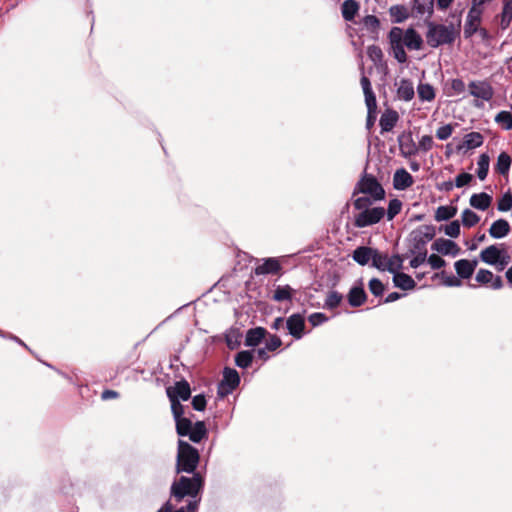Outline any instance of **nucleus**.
Returning <instances> with one entry per match:
<instances>
[{"label": "nucleus", "mask_w": 512, "mask_h": 512, "mask_svg": "<svg viewBox=\"0 0 512 512\" xmlns=\"http://www.w3.org/2000/svg\"><path fill=\"white\" fill-rule=\"evenodd\" d=\"M466 89V85L464 81L460 78H454L450 81V90L451 92L448 93L449 96L452 95H460L462 94Z\"/></svg>", "instance_id": "50"}, {"label": "nucleus", "mask_w": 512, "mask_h": 512, "mask_svg": "<svg viewBox=\"0 0 512 512\" xmlns=\"http://www.w3.org/2000/svg\"><path fill=\"white\" fill-rule=\"evenodd\" d=\"M286 328L288 333L295 338L300 340L305 335V318L300 313H294L290 315L286 320Z\"/></svg>", "instance_id": "12"}, {"label": "nucleus", "mask_w": 512, "mask_h": 512, "mask_svg": "<svg viewBox=\"0 0 512 512\" xmlns=\"http://www.w3.org/2000/svg\"><path fill=\"white\" fill-rule=\"evenodd\" d=\"M362 24L366 30L372 34H378L380 28V21L375 15H366L362 19Z\"/></svg>", "instance_id": "44"}, {"label": "nucleus", "mask_w": 512, "mask_h": 512, "mask_svg": "<svg viewBox=\"0 0 512 512\" xmlns=\"http://www.w3.org/2000/svg\"><path fill=\"white\" fill-rule=\"evenodd\" d=\"M222 374V380L218 383L217 387V395L219 398L228 396L240 384V375L236 369L225 367Z\"/></svg>", "instance_id": "8"}, {"label": "nucleus", "mask_w": 512, "mask_h": 512, "mask_svg": "<svg viewBox=\"0 0 512 512\" xmlns=\"http://www.w3.org/2000/svg\"><path fill=\"white\" fill-rule=\"evenodd\" d=\"M436 235L433 225H422L414 229L410 235L411 246L409 252H427L426 245Z\"/></svg>", "instance_id": "6"}, {"label": "nucleus", "mask_w": 512, "mask_h": 512, "mask_svg": "<svg viewBox=\"0 0 512 512\" xmlns=\"http://www.w3.org/2000/svg\"><path fill=\"white\" fill-rule=\"evenodd\" d=\"M166 394L169 399H178L187 401L191 397V388L187 380L181 379L175 382L174 386L166 388Z\"/></svg>", "instance_id": "13"}, {"label": "nucleus", "mask_w": 512, "mask_h": 512, "mask_svg": "<svg viewBox=\"0 0 512 512\" xmlns=\"http://www.w3.org/2000/svg\"><path fill=\"white\" fill-rule=\"evenodd\" d=\"M466 149H475L482 146L484 137L480 132H470L464 136Z\"/></svg>", "instance_id": "40"}, {"label": "nucleus", "mask_w": 512, "mask_h": 512, "mask_svg": "<svg viewBox=\"0 0 512 512\" xmlns=\"http://www.w3.org/2000/svg\"><path fill=\"white\" fill-rule=\"evenodd\" d=\"M503 252L498 248L497 245H490L480 253V259L482 262L488 265H496L500 262V257Z\"/></svg>", "instance_id": "25"}, {"label": "nucleus", "mask_w": 512, "mask_h": 512, "mask_svg": "<svg viewBox=\"0 0 512 512\" xmlns=\"http://www.w3.org/2000/svg\"><path fill=\"white\" fill-rule=\"evenodd\" d=\"M401 208H402V202L399 199H397V198L391 199L388 204L387 212H385L387 215V219L389 221L392 220L396 215H398L400 213Z\"/></svg>", "instance_id": "47"}, {"label": "nucleus", "mask_w": 512, "mask_h": 512, "mask_svg": "<svg viewBox=\"0 0 512 512\" xmlns=\"http://www.w3.org/2000/svg\"><path fill=\"white\" fill-rule=\"evenodd\" d=\"M186 437L189 438L193 443H200L204 438L207 437L208 431L204 421H196L193 428L188 432Z\"/></svg>", "instance_id": "30"}, {"label": "nucleus", "mask_w": 512, "mask_h": 512, "mask_svg": "<svg viewBox=\"0 0 512 512\" xmlns=\"http://www.w3.org/2000/svg\"><path fill=\"white\" fill-rule=\"evenodd\" d=\"M469 202L473 208L485 211L490 207L492 197L485 192L475 193L470 197Z\"/></svg>", "instance_id": "29"}, {"label": "nucleus", "mask_w": 512, "mask_h": 512, "mask_svg": "<svg viewBox=\"0 0 512 512\" xmlns=\"http://www.w3.org/2000/svg\"><path fill=\"white\" fill-rule=\"evenodd\" d=\"M375 248L368 246H358L352 252V259L359 265L365 266L370 261L372 262V257L374 255Z\"/></svg>", "instance_id": "24"}, {"label": "nucleus", "mask_w": 512, "mask_h": 512, "mask_svg": "<svg viewBox=\"0 0 512 512\" xmlns=\"http://www.w3.org/2000/svg\"><path fill=\"white\" fill-rule=\"evenodd\" d=\"M398 262V266H394L393 262H389V257L387 254L381 253L378 249L375 248L371 266L378 269L379 271L394 272V270H401V260L398 259Z\"/></svg>", "instance_id": "15"}, {"label": "nucleus", "mask_w": 512, "mask_h": 512, "mask_svg": "<svg viewBox=\"0 0 512 512\" xmlns=\"http://www.w3.org/2000/svg\"><path fill=\"white\" fill-rule=\"evenodd\" d=\"M267 330L263 327L251 328L247 331L245 337V345L247 347H256L265 338Z\"/></svg>", "instance_id": "26"}, {"label": "nucleus", "mask_w": 512, "mask_h": 512, "mask_svg": "<svg viewBox=\"0 0 512 512\" xmlns=\"http://www.w3.org/2000/svg\"><path fill=\"white\" fill-rule=\"evenodd\" d=\"M409 254L413 255V258L410 260L412 268L416 269L427 261V252H409Z\"/></svg>", "instance_id": "53"}, {"label": "nucleus", "mask_w": 512, "mask_h": 512, "mask_svg": "<svg viewBox=\"0 0 512 512\" xmlns=\"http://www.w3.org/2000/svg\"><path fill=\"white\" fill-rule=\"evenodd\" d=\"M204 485L205 480L200 473H194L190 477L180 476L172 482L170 487V496L177 503H180L187 497V512H197L201 502V493L204 489Z\"/></svg>", "instance_id": "1"}, {"label": "nucleus", "mask_w": 512, "mask_h": 512, "mask_svg": "<svg viewBox=\"0 0 512 512\" xmlns=\"http://www.w3.org/2000/svg\"><path fill=\"white\" fill-rule=\"evenodd\" d=\"M367 55L371 61H373L375 64H378L383 59V52L381 48L377 45H370L367 48Z\"/></svg>", "instance_id": "51"}, {"label": "nucleus", "mask_w": 512, "mask_h": 512, "mask_svg": "<svg viewBox=\"0 0 512 512\" xmlns=\"http://www.w3.org/2000/svg\"><path fill=\"white\" fill-rule=\"evenodd\" d=\"M512 159L506 152H501L498 155L497 162L495 165V171L505 176L509 173Z\"/></svg>", "instance_id": "34"}, {"label": "nucleus", "mask_w": 512, "mask_h": 512, "mask_svg": "<svg viewBox=\"0 0 512 512\" xmlns=\"http://www.w3.org/2000/svg\"><path fill=\"white\" fill-rule=\"evenodd\" d=\"M482 10L474 9L471 7L469 10L465 25H464V38L470 39L478 31L479 23L481 22Z\"/></svg>", "instance_id": "14"}, {"label": "nucleus", "mask_w": 512, "mask_h": 512, "mask_svg": "<svg viewBox=\"0 0 512 512\" xmlns=\"http://www.w3.org/2000/svg\"><path fill=\"white\" fill-rule=\"evenodd\" d=\"M348 303L351 307H360L367 299V294L364 290L362 280H359L358 285H354L347 295Z\"/></svg>", "instance_id": "19"}, {"label": "nucleus", "mask_w": 512, "mask_h": 512, "mask_svg": "<svg viewBox=\"0 0 512 512\" xmlns=\"http://www.w3.org/2000/svg\"><path fill=\"white\" fill-rule=\"evenodd\" d=\"M360 82L365 96V103L367 106L366 128L371 129L376 121V96L375 93L373 92L371 82L368 77L362 75Z\"/></svg>", "instance_id": "7"}, {"label": "nucleus", "mask_w": 512, "mask_h": 512, "mask_svg": "<svg viewBox=\"0 0 512 512\" xmlns=\"http://www.w3.org/2000/svg\"><path fill=\"white\" fill-rule=\"evenodd\" d=\"M398 145L401 155L405 158L416 156L419 153V148L415 143L411 131L402 132L398 138Z\"/></svg>", "instance_id": "11"}, {"label": "nucleus", "mask_w": 512, "mask_h": 512, "mask_svg": "<svg viewBox=\"0 0 512 512\" xmlns=\"http://www.w3.org/2000/svg\"><path fill=\"white\" fill-rule=\"evenodd\" d=\"M413 184L412 175L404 168L395 171L393 176V187L396 190H406Z\"/></svg>", "instance_id": "20"}, {"label": "nucleus", "mask_w": 512, "mask_h": 512, "mask_svg": "<svg viewBox=\"0 0 512 512\" xmlns=\"http://www.w3.org/2000/svg\"><path fill=\"white\" fill-rule=\"evenodd\" d=\"M282 345V341L280 337L277 335H270L269 339L265 343L266 349L268 351H275L277 348H279Z\"/></svg>", "instance_id": "62"}, {"label": "nucleus", "mask_w": 512, "mask_h": 512, "mask_svg": "<svg viewBox=\"0 0 512 512\" xmlns=\"http://www.w3.org/2000/svg\"><path fill=\"white\" fill-rule=\"evenodd\" d=\"M385 216V209L383 207H374L365 209L355 216L354 225L358 228H364L374 225Z\"/></svg>", "instance_id": "9"}, {"label": "nucleus", "mask_w": 512, "mask_h": 512, "mask_svg": "<svg viewBox=\"0 0 512 512\" xmlns=\"http://www.w3.org/2000/svg\"><path fill=\"white\" fill-rule=\"evenodd\" d=\"M253 358L254 351L242 350L235 355V364L239 368L246 369L252 364Z\"/></svg>", "instance_id": "37"}, {"label": "nucleus", "mask_w": 512, "mask_h": 512, "mask_svg": "<svg viewBox=\"0 0 512 512\" xmlns=\"http://www.w3.org/2000/svg\"><path fill=\"white\" fill-rule=\"evenodd\" d=\"M399 119V115L395 110H387L385 111L379 120V124L381 127V133L391 131L396 125Z\"/></svg>", "instance_id": "28"}, {"label": "nucleus", "mask_w": 512, "mask_h": 512, "mask_svg": "<svg viewBox=\"0 0 512 512\" xmlns=\"http://www.w3.org/2000/svg\"><path fill=\"white\" fill-rule=\"evenodd\" d=\"M296 290L290 285H278L273 293L272 300L276 302L292 301Z\"/></svg>", "instance_id": "31"}, {"label": "nucleus", "mask_w": 512, "mask_h": 512, "mask_svg": "<svg viewBox=\"0 0 512 512\" xmlns=\"http://www.w3.org/2000/svg\"><path fill=\"white\" fill-rule=\"evenodd\" d=\"M444 280L443 283L447 287H458L462 284L461 280L454 275L445 276V272H441Z\"/></svg>", "instance_id": "64"}, {"label": "nucleus", "mask_w": 512, "mask_h": 512, "mask_svg": "<svg viewBox=\"0 0 512 512\" xmlns=\"http://www.w3.org/2000/svg\"><path fill=\"white\" fill-rule=\"evenodd\" d=\"M427 26L426 41L431 48L452 44L460 35L461 19L457 23L449 25L438 24L433 21H425Z\"/></svg>", "instance_id": "3"}, {"label": "nucleus", "mask_w": 512, "mask_h": 512, "mask_svg": "<svg viewBox=\"0 0 512 512\" xmlns=\"http://www.w3.org/2000/svg\"><path fill=\"white\" fill-rule=\"evenodd\" d=\"M503 7L500 14V27L502 30H506L512 21V0H502Z\"/></svg>", "instance_id": "33"}, {"label": "nucleus", "mask_w": 512, "mask_h": 512, "mask_svg": "<svg viewBox=\"0 0 512 512\" xmlns=\"http://www.w3.org/2000/svg\"><path fill=\"white\" fill-rule=\"evenodd\" d=\"M393 23H402L409 18L408 9L404 5H393L389 8Z\"/></svg>", "instance_id": "36"}, {"label": "nucleus", "mask_w": 512, "mask_h": 512, "mask_svg": "<svg viewBox=\"0 0 512 512\" xmlns=\"http://www.w3.org/2000/svg\"><path fill=\"white\" fill-rule=\"evenodd\" d=\"M510 232V225L505 219L494 221L489 228V235L494 239L504 238Z\"/></svg>", "instance_id": "27"}, {"label": "nucleus", "mask_w": 512, "mask_h": 512, "mask_svg": "<svg viewBox=\"0 0 512 512\" xmlns=\"http://www.w3.org/2000/svg\"><path fill=\"white\" fill-rule=\"evenodd\" d=\"M388 42L391 54L400 64L408 60L405 47L409 50H420L423 46L421 35L413 28L409 27L405 31L400 27H392L388 33Z\"/></svg>", "instance_id": "2"}, {"label": "nucleus", "mask_w": 512, "mask_h": 512, "mask_svg": "<svg viewBox=\"0 0 512 512\" xmlns=\"http://www.w3.org/2000/svg\"><path fill=\"white\" fill-rule=\"evenodd\" d=\"M492 279L493 273L487 269H479L475 277V280L480 284H488Z\"/></svg>", "instance_id": "59"}, {"label": "nucleus", "mask_w": 512, "mask_h": 512, "mask_svg": "<svg viewBox=\"0 0 512 512\" xmlns=\"http://www.w3.org/2000/svg\"><path fill=\"white\" fill-rule=\"evenodd\" d=\"M395 86H397L398 99L408 102L414 98V86L410 79L402 78L399 82H395Z\"/></svg>", "instance_id": "23"}, {"label": "nucleus", "mask_w": 512, "mask_h": 512, "mask_svg": "<svg viewBox=\"0 0 512 512\" xmlns=\"http://www.w3.org/2000/svg\"><path fill=\"white\" fill-rule=\"evenodd\" d=\"M435 0H413L412 15L414 17L426 16L425 21H431L434 13Z\"/></svg>", "instance_id": "18"}, {"label": "nucleus", "mask_w": 512, "mask_h": 512, "mask_svg": "<svg viewBox=\"0 0 512 512\" xmlns=\"http://www.w3.org/2000/svg\"><path fill=\"white\" fill-rule=\"evenodd\" d=\"M472 179H473L472 174L463 172V173H460L459 175H457V177L455 178L454 185L457 188H461L465 185H468L472 181Z\"/></svg>", "instance_id": "60"}, {"label": "nucleus", "mask_w": 512, "mask_h": 512, "mask_svg": "<svg viewBox=\"0 0 512 512\" xmlns=\"http://www.w3.org/2000/svg\"><path fill=\"white\" fill-rule=\"evenodd\" d=\"M176 423V432L180 437H186L188 432L193 428L194 423L186 417L179 418L175 420Z\"/></svg>", "instance_id": "43"}, {"label": "nucleus", "mask_w": 512, "mask_h": 512, "mask_svg": "<svg viewBox=\"0 0 512 512\" xmlns=\"http://www.w3.org/2000/svg\"><path fill=\"white\" fill-rule=\"evenodd\" d=\"M390 273L393 274L392 280L395 287L405 291L416 287V282L410 275L400 272V270H394Z\"/></svg>", "instance_id": "22"}, {"label": "nucleus", "mask_w": 512, "mask_h": 512, "mask_svg": "<svg viewBox=\"0 0 512 512\" xmlns=\"http://www.w3.org/2000/svg\"><path fill=\"white\" fill-rule=\"evenodd\" d=\"M359 10V4L356 0H345L341 7L342 17L346 21H352Z\"/></svg>", "instance_id": "32"}, {"label": "nucleus", "mask_w": 512, "mask_h": 512, "mask_svg": "<svg viewBox=\"0 0 512 512\" xmlns=\"http://www.w3.org/2000/svg\"><path fill=\"white\" fill-rule=\"evenodd\" d=\"M469 94L482 101H490L494 96V89L488 81L473 80L468 84Z\"/></svg>", "instance_id": "10"}, {"label": "nucleus", "mask_w": 512, "mask_h": 512, "mask_svg": "<svg viewBox=\"0 0 512 512\" xmlns=\"http://www.w3.org/2000/svg\"><path fill=\"white\" fill-rule=\"evenodd\" d=\"M368 287H369L370 292L375 297L382 296L385 291V287H384L383 283L378 278H372L368 283Z\"/></svg>", "instance_id": "49"}, {"label": "nucleus", "mask_w": 512, "mask_h": 512, "mask_svg": "<svg viewBox=\"0 0 512 512\" xmlns=\"http://www.w3.org/2000/svg\"><path fill=\"white\" fill-rule=\"evenodd\" d=\"M477 260L460 259L454 263L457 275L462 279H469L477 266Z\"/></svg>", "instance_id": "21"}, {"label": "nucleus", "mask_w": 512, "mask_h": 512, "mask_svg": "<svg viewBox=\"0 0 512 512\" xmlns=\"http://www.w3.org/2000/svg\"><path fill=\"white\" fill-rule=\"evenodd\" d=\"M444 232L451 238H457L460 235V223L458 220L451 221L445 226Z\"/></svg>", "instance_id": "55"}, {"label": "nucleus", "mask_w": 512, "mask_h": 512, "mask_svg": "<svg viewBox=\"0 0 512 512\" xmlns=\"http://www.w3.org/2000/svg\"><path fill=\"white\" fill-rule=\"evenodd\" d=\"M282 270V265L278 258L268 257L263 258L262 263L254 268V274L257 276L277 274Z\"/></svg>", "instance_id": "17"}, {"label": "nucleus", "mask_w": 512, "mask_h": 512, "mask_svg": "<svg viewBox=\"0 0 512 512\" xmlns=\"http://www.w3.org/2000/svg\"><path fill=\"white\" fill-rule=\"evenodd\" d=\"M480 221V217L472 210L465 209L462 212V224L465 227L471 228Z\"/></svg>", "instance_id": "45"}, {"label": "nucleus", "mask_w": 512, "mask_h": 512, "mask_svg": "<svg viewBox=\"0 0 512 512\" xmlns=\"http://www.w3.org/2000/svg\"><path fill=\"white\" fill-rule=\"evenodd\" d=\"M431 249L442 254V255H450L457 256L460 253V248L456 242L445 239V238H437L431 245Z\"/></svg>", "instance_id": "16"}, {"label": "nucleus", "mask_w": 512, "mask_h": 512, "mask_svg": "<svg viewBox=\"0 0 512 512\" xmlns=\"http://www.w3.org/2000/svg\"><path fill=\"white\" fill-rule=\"evenodd\" d=\"M433 138L430 135H424L419 140L417 147L419 148V152L422 151L424 153L430 151L433 148Z\"/></svg>", "instance_id": "57"}, {"label": "nucleus", "mask_w": 512, "mask_h": 512, "mask_svg": "<svg viewBox=\"0 0 512 512\" xmlns=\"http://www.w3.org/2000/svg\"><path fill=\"white\" fill-rule=\"evenodd\" d=\"M495 122L502 125L505 130L512 129V114L509 111H500L495 116Z\"/></svg>", "instance_id": "46"}, {"label": "nucleus", "mask_w": 512, "mask_h": 512, "mask_svg": "<svg viewBox=\"0 0 512 512\" xmlns=\"http://www.w3.org/2000/svg\"><path fill=\"white\" fill-rule=\"evenodd\" d=\"M497 209L501 212H507L512 209V194L507 191L503 194L497 204Z\"/></svg>", "instance_id": "48"}, {"label": "nucleus", "mask_w": 512, "mask_h": 512, "mask_svg": "<svg viewBox=\"0 0 512 512\" xmlns=\"http://www.w3.org/2000/svg\"><path fill=\"white\" fill-rule=\"evenodd\" d=\"M457 213V208L454 206H439L435 212V220L438 222L448 221L453 218Z\"/></svg>", "instance_id": "38"}, {"label": "nucleus", "mask_w": 512, "mask_h": 512, "mask_svg": "<svg viewBox=\"0 0 512 512\" xmlns=\"http://www.w3.org/2000/svg\"><path fill=\"white\" fill-rule=\"evenodd\" d=\"M453 130L454 126L452 124L442 125L436 130V137L441 141L447 140L452 135Z\"/></svg>", "instance_id": "52"}, {"label": "nucleus", "mask_w": 512, "mask_h": 512, "mask_svg": "<svg viewBox=\"0 0 512 512\" xmlns=\"http://www.w3.org/2000/svg\"><path fill=\"white\" fill-rule=\"evenodd\" d=\"M169 401L171 403V411H172L174 420H178L179 418L184 417L183 416L184 407L180 402L181 400H178L175 398V399H169Z\"/></svg>", "instance_id": "54"}, {"label": "nucleus", "mask_w": 512, "mask_h": 512, "mask_svg": "<svg viewBox=\"0 0 512 512\" xmlns=\"http://www.w3.org/2000/svg\"><path fill=\"white\" fill-rule=\"evenodd\" d=\"M343 300V295L338 291L332 290L327 294L324 302V308L333 310L337 308Z\"/></svg>", "instance_id": "42"}, {"label": "nucleus", "mask_w": 512, "mask_h": 512, "mask_svg": "<svg viewBox=\"0 0 512 512\" xmlns=\"http://www.w3.org/2000/svg\"><path fill=\"white\" fill-rule=\"evenodd\" d=\"M427 262L432 269H440L446 265L445 260L436 254H431L429 257L427 256Z\"/></svg>", "instance_id": "61"}, {"label": "nucleus", "mask_w": 512, "mask_h": 512, "mask_svg": "<svg viewBox=\"0 0 512 512\" xmlns=\"http://www.w3.org/2000/svg\"><path fill=\"white\" fill-rule=\"evenodd\" d=\"M418 97L421 101L430 102L435 98V90L431 84L420 83L417 87Z\"/></svg>", "instance_id": "39"}, {"label": "nucleus", "mask_w": 512, "mask_h": 512, "mask_svg": "<svg viewBox=\"0 0 512 512\" xmlns=\"http://www.w3.org/2000/svg\"><path fill=\"white\" fill-rule=\"evenodd\" d=\"M200 454L198 449L184 440H178V449L176 457L177 473H197L196 469L199 464Z\"/></svg>", "instance_id": "4"}, {"label": "nucleus", "mask_w": 512, "mask_h": 512, "mask_svg": "<svg viewBox=\"0 0 512 512\" xmlns=\"http://www.w3.org/2000/svg\"><path fill=\"white\" fill-rule=\"evenodd\" d=\"M353 204L355 209L363 211L365 209H369V206L372 204V201L369 197L363 196L358 197Z\"/></svg>", "instance_id": "63"}, {"label": "nucleus", "mask_w": 512, "mask_h": 512, "mask_svg": "<svg viewBox=\"0 0 512 512\" xmlns=\"http://www.w3.org/2000/svg\"><path fill=\"white\" fill-rule=\"evenodd\" d=\"M191 404H192V407L194 410L199 411V412L204 411L206 408V405H207L205 395L204 394L195 395L192 398Z\"/></svg>", "instance_id": "58"}, {"label": "nucleus", "mask_w": 512, "mask_h": 512, "mask_svg": "<svg viewBox=\"0 0 512 512\" xmlns=\"http://www.w3.org/2000/svg\"><path fill=\"white\" fill-rule=\"evenodd\" d=\"M242 333L238 328H230L225 333V341L227 347L231 350H234L239 347L241 344Z\"/></svg>", "instance_id": "35"}, {"label": "nucleus", "mask_w": 512, "mask_h": 512, "mask_svg": "<svg viewBox=\"0 0 512 512\" xmlns=\"http://www.w3.org/2000/svg\"><path fill=\"white\" fill-rule=\"evenodd\" d=\"M357 193L367 194L375 201L385 198V190L382 185L374 175L367 173H364L357 182L353 195Z\"/></svg>", "instance_id": "5"}, {"label": "nucleus", "mask_w": 512, "mask_h": 512, "mask_svg": "<svg viewBox=\"0 0 512 512\" xmlns=\"http://www.w3.org/2000/svg\"><path fill=\"white\" fill-rule=\"evenodd\" d=\"M490 157L487 153H482L479 156L477 165V176L480 180H485L489 172Z\"/></svg>", "instance_id": "41"}, {"label": "nucleus", "mask_w": 512, "mask_h": 512, "mask_svg": "<svg viewBox=\"0 0 512 512\" xmlns=\"http://www.w3.org/2000/svg\"><path fill=\"white\" fill-rule=\"evenodd\" d=\"M329 318L322 312H315L309 315L308 321L313 327L326 323Z\"/></svg>", "instance_id": "56"}]
</instances>
